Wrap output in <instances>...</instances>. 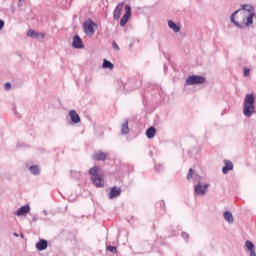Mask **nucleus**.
I'll return each mask as SVG.
<instances>
[{
    "label": "nucleus",
    "mask_w": 256,
    "mask_h": 256,
    "mask_svg": "<svg viewBox=\"0 0 256 256\" xmlns=\"http://www.w3.org/2000/svg\"><path fill=\"white\" fill-rule=\"evenodd\" d=\"M69 117H70L72 123H81V117H79V114H77V111L70 110Z\"/></svg>",
    "instance_id": "nucleus-15"
},
{
    "label": "nucleus",
    "mask_w": 256,
    "mask_h": 256,
    "mask_svg": "<svg viewBox=\"0 0 256 256\" xmlns=\"http://www.w3.org/2000/svg\"><path fill=\"white\" fill-rule=\"evenodd\" d=\"M49 247V242L45 239H41L37 244H36V249L38 251H45Z\"/></svg>",
    "instance_id": "nucleus-16"
},
{
    "label": "nucleus",
    "mask_w": 256,
    "mask_h": 256,
    "mask_svg": "<svg viewBox=\"0 0 256 256\" xmlns=\"http://www.w3.org/2000/svg\"><path fill=\"white\" fill-rule=\"evenodd\" d=\"M225 166L222 168L223 175H227L229 171H233V162L230 160H224Z\"/></svg>",
    "instance_id": "nucleus-13"
},
{
    "label": "nucleus",
    "mask_w": 256,
    "mask_h": 256,
    "mask_svg": "<svg viewBox=\"0 0 256 256\" xmlns=\"http://www.w3.org/2000/svg\"><path fill=\"white\" fill-rule=\"evenodd\" d=\"M183 239H189V234L187 232H182Z\"/></svg>",
    "instance_id": "nucleus-28"
},
{
    "label": "nucleus",
    "mask_w": 256,
    "mask_h": 256,
    "mask_svg": "<svg viewBox=\"0 0 256 256\" xmlns=\"http://www.w3.org/2000/svg\"><path fill=\"white\" fill-rule=\"evenodd\" d=\"M156 134L157 129L153 126L146 130V136L148 137V139H153V137H155Z\"/></svg>",
    "instance_id": "nucleus-19"
},
{
    "label": "nucleus",
    "mask_w": 256,
    "mask_h": 256,
    "mask_svg": "<svg viewBox=\"0 0 256 256\" xmlns=\"http://www.w3.org/2000/svg\"><path fill=\"white\" fill-rule=\"evenodd\" d=\"M193 179H194V181H198V183L194 186L196 195H200V196L205 195V193H207L209 184L201 183L199 181V179H201V177H199L198 175H194Z\"/></svg>",
    "instance_id": "nucleus-4"
},
{
    "label": "nucleus",
    "mask_w": 256,
    "mask_h": 256,
    "mask_svg": "<svg viewBox=\"0 0 256 256\" xmlns=\"http://www.w3.org/2000/svg\"><path fill=\"white\" fill-rule=\"evenodd\" d=\"M3 27H5V21L0 20V31L3 29Z\"/></svg>",
    "instance_id": "nucleus-29"
},
{
    "label": "nucleus",
    "mask_w": 256,
    "mask_h": 256,
    "mask_svg": "<svg viewBox=\"0 0 256 256\" xmlns=\"http://www.w3.org/2000/svg\"><path fill=\"white\" fill-rule=\"evenodd\" d=\"M253 17H255V8L249 4H244L240 9L231 14L230 20L231 23H234L235 27L243 29L253 25Z\"/></svg>",
    "instance_id": "nucleus-1"
},
{
    "label": "nucleus",
    "mask_w": 256,
    "mask_h": 256,
    "mask_svg": "<svg viewBox=\"0 0 256 256\" xmlns=\"http://www.w3.org/2000/svg\"><path fill=\"white\" fill-rule=\"evenodd\" d=\"M29 171L32 173V175H39L40 173L39 166L37 165L30 166Z\"/></svg>",
    "instance_id": "nucleus-23"
},
{
    "label": "nucleus",
    "mask_w": 256,
    "mask_h": 256,
    "mask_svg": "<svg viewBox=\"0 0 256 256\" xmlns=\"http://www.w3.org/2000/svg\"><path fill=\"white\" fill-rule=\"evenodd\" d=\"M255 113V95L247 94L244 98L243 115L252 117Z\"/></svg>",
    "instance_id": "nucleus-3"
},
{
    "label": "nucleus",
    "mask_w": 256,
    "mask_h": 256,
    "mask_svg": "<svg viewBox=\"0 0 256 256\" xmlns=\"http://www.w3.org/2000/svg\"><path fill=\"white\" fill-rule=\"evenodd\" d=\"M14 237H19V234H17V232L13 233Z\"/></svg>",
    "instance_id": "nucleus-32"
},
{
    "label": "nucleus",
    "mask_w": 256,
    "mask_h": 256,
    "mask_svg": "<svg viewBox=\"0 0 256 256\" xmlns=\"http://www.w3.org/2000/svg\"><path fill=\"white\" fill-rule=\"evenodd\" d=\"M122 133L123 135H127V133H129V121L127 120L122 125Z\"/></svg>",
    "instance_id": "nucleus-22"
},
{
    "label": "nucleus",
    "mask_w": 256,
    "mask_h": 256,
    "mask_svg": "<svg viewBox=\"0 0 256 256\" xmlns=\"http://www.w3.org/2000/svg\"><path fill=\"white\" fill-rule=\"evenodd\" d=\"M93 158L95 161H107V154L102 151H97L94 153Z\"/></svg>",
    "instance_id": "nucleus-17"
},
{
    "label": "nucleus",
    "mask_w": 256,
    "mask_h": 256,
    "mask_svg": "<svg viewBox=\"0 0 256 256\" xmlns=\"http://www.w3.org/2000/svg\"><path fill=\"white\" fill-rule=\"evenodd\" d=\"M121 196V187L114 186L110 189L109 199H115V197Z\"/></svg>",
    "instance_id": "nucleus-12"
},
{
    "label": "nucleus",
    "mask_w": 256,
    "mask_h": 256,
    "mask_svg": "<svg viewBox=\"0 0 256 256\" xmlns=\"http://www.w3.org/2000/svg\"><path fill=\"white\" fill-rule=\"evenodd\" d=\"M112 47L115 51H119V45H117V42L112 43Z\"/></svg>",
    "instance_id": "nucleus-27"
},
{
    "label": "nucleus",
    "mask_w": 256,
    "mask_h": 256,
    "mask_svg": "<svg viewBox=\"0 0 256 256\" xmlns=\"http://www.w3.org/2000/svg\"><path fill=\"white\" fill-rule=\"evenodd\" d=\"M124 7H125V3L120 2L114 9L113 17L116 21H119V19H121V13H122Z\"/></svg>",
    "instance_id": "nucleus-8"
},
{
    "label": "nucleus",
    "mask_w": 256,
    "mask_h": 256,
    "mask_svg": "<svg viewBox=\"0 0 256 256\" xmlns=\"http://www.w3.org/2000/svg\"><path fill=\"white\" fill-rule=\"evenodd\" d=\"M31 207L29 204H26L22 207H20L14 214L17 215V217H23L24 215H27V213H30Z\"/></svg>",
    "instance_id": "nucleus-9"
},
{
    "label": "nucleus",
    "mask_w": 256,
    "mask_h": 256,
    "mask_svg": "<svg viewBox=\"0 0 256 256\" xmlns=\"http://www.w3.org/2000/svg\"><path fill=\"white\" fill-rule=\"evenodd\" d=\"M102 67H103V69H110V71H112V69H114L115 65H113V63H111V61L104 59Z\"/></svg>",
    "instance_id": "nucleus-21"
},
{
    "label": "nucleus",
    "mask_w": 256,
    "mask_h": 256,
    "mask_svg": "<svg viewBox=\"0 0 256 256\" xmlns=\"http://www.w3.org/2000/svg\"><path fill=\"white\" fill-rule=\"evenodd\" d=\"M205 81H206V78L203 76L192 75L186 78L185 85H203Z\"/></svg>",
    "instance_id": "nucleus-6"
},
{
    "label": "nucleus",
    "mask_w": 256,
    "mask_h": 256,
    "mask_svg": "<svg viewBox=\"0 0 256 256\" xmlns=\"http://www.w3.org/2000/svg\"><path fill=\"white\" fill-rule=\"evenodd\" d=\"M245 247H246L248 253H250V256H256L255 244H253V242L247 240L245 242Z\"/></svg>",
    "instance_id": "nucleus-14"
},
{
    "label": "nucleus",
    "mask_w": 256,
    "mask_h": 256,
    "mask_svg": "<svg viewBox=\"0 0 256 256\" xmlns=\"http://www.w3.org/2000/svg\"><path fill=\"white\" fill-rule=\"evenodd\" d=\"M168 27L170 29H172V31H174V33H179V31H181V27L176 25L175 22H173V20L168 21Z\"/></svg>",
    "instance_id": "nucleus-20"
},
{
    "label": "nucleus",
    "mask_w": 256,
    "mask_h": 256,
    "mask_svg": "<svg viewBox=\"0 0 256 256\" xmlns=\"http://www.w3.org/2000/svg\"><path fill=\"white\" fill-rule=\"evenodd\" d=\"M27 37H31V39H45V34L35 30H28Z\"/></svg>",
    "instance_id": "nucleus-11"
},
{
    "label": "nucleus",
    "mask_w": 256,
    "mask_h": 256,
    "mask_svg": "<svg viewBox=\"0 0 256 256\" xmlns=\"http://www.w3.org/2000/svg\"><path fill=\"white\" fill-rule=\"evenodd\" d=\"M18 7H21V0H19Z\"/></svg>",
    "instance_id": "nucleus-33"
},
{
    "label": "nucleus",
    "mask_w": 256,
    "mask_h": 256,
    "mask_svg": "<svg viewBox=\"0 0 256 256\" xmlns=\"http://www.w3.org/2000/svg\"><path fill=\"white\" fill-rule=\"evenodd\" d=\"M107 251H110V253H117V247L115 246H108Z\"/></svg>",
    "instance_id": "nucleus-24"
},
{
    "label": "nucleus",
    "mask_w": 256,
    "mask_h": 256,
    "mask_svg": "<svg viewBox=\"0 0 256 256\" xmlns=\"http://www.w3.org/2000/svg\"><path fill=\"white\" fill-rule=\"evenodd\" d=\"M18 7H21V0H19Z\"/></svg>",
    "instance_id": "nucleus-34"
},
{
    "label": "nucleus",
    "mask_w": 256,
    "mask_h": 256,
    "mask_svg": "<svg viewBox=\"0 0 256 256\" xmlns=\"http://www.w3.org/2000/svg\"><path fill=\"white\" fill-rule=\"evenodd\" d=\"M155 169H156V171H159V169H161V165H156Z\"/></svg>",
    "instance_id": "nucleus-31"
},
{
    "label": "nucleus",
    "mask_w": 256,
    "mask_h": 256,
    "mask_svg": "<svg viewBox=\"0 0 256 256\" xmlns=\"http://www.w3.org/2000/svg\"><path fill=\"white\" fill-rule=\"evenodd\" d=\"M191 177H193V168L189 169L188 175H187V179H191Z\"/></svg>",
    "instance_id": "nucleus-25"
},
{
    "label": "nucleus",
    "mask_w": 256,
    "mask_h": 256,
    "mask_svg": "<svg viewBox=\"0 0 256 256\" xmlns=\"http://www.w3.org/2000/svg\"><path fill=\"white\" fill-rule=\"evenodd\" d=\"M124 9H125V14L120 19V27H125L129 19H131V6L125 5Z\"/></svg>",
    "instance_id": "nucleus-7"
},
{
    "label": "nucleus",
    "mask_w": 256,
    "mask_h": 256,
    "mask_svg": "<svg viewBox=\"0 0 256 256\" xmlns=\"http://www.w3.org/2000/svg\"><path fill=\"white\" fill-rule=\"evenodd\" d=\"M5 87H6L7 89H11V83H6V84H5Z\"/></svg>",
    "instance_id": "nucleus-30"
},
{
    "label": "nucleus",
    "mask_w": 256,
    "mask_h": 256,
    "mask_svg": "<svg viewBox=\"0 0 256 256\" xmlns=\"http://www.w3.org/2000/svg\"><path fill=\"white\" fill-rule=\"evenodd\" d=\"M251 73V69L249 68H244V77H247Z\"/></svg>",
    "instance_id": "nucleus-26"
},
{
    "label": "nucleus",
    "mask_w": 256,
    "mask_h": 256,
    "mask_svg": "<svg viewBox=\"0 0 256 256\" xmlns=\"http://www.w3.org/2000/svg\"><path fill=\"white\" fill-rule=\"evenodd\" d=\"M95 27H97V24L93 22V20L89 19L86 21L83 25L85 35L88 37H93L95 35Z\"/></svg>",
    "instance_id": "nucleus-5"
},
{
    "label": "nucleus",
    "mask_w": 256,
    "mask_h": 256,
    "mask_svg": "<svg viewBox=\"0 0 256 256\" xmlns=\"http://www.w3.org/2000/svg\"><path fill=\"white\" fill-rule=\"evenodd\" d=\"M72 47H74V49H83L85 47L83 45V40L81 37H79V35H75L73 37Z\"/></svg>",
    "instance_id": "nucleus-10"
},
{
    "label": "nucleus",
    "mask_w": 256,
    "mask_h": 256,
    "mask_svg": "<svg viewBox=\"0 0 256 256\" xmlns=\"http://www.w3.org/2000/svg\"><path fill=\"white\" fill-rule=\"evenodd\" d=\"M21 237H23V234H21Z\"/></svg>",
    "instance_id": "nucleus-35"
},
{
    "label": "nucleus",
    "mask_w": 256,
    "mask_h": 256,
    "mask_svg": "<svg viewBox=\"0 0 256 256\" xmlns=\"http://www.w3.org/2000/svg\"><path fill=\"white\" fill-rule=\"evenodd\" d=\"M89 175H91V180L95 187H103L105 185L103 170L99 166L92 167L89 170Z\"/></svg>",
    "instance_id": "nucleus-2"
},
{
    "label": "nucleus",
    "mask_w": 256,
    "mask_h": 256,
    "mask_svg": "<svg viewBox=\"0 0 256 256\" xmlns=\"http://www.w3.org/2000/svg\"><path fill=\"white\" fill-rule=\"evenodd\" d=\"M223 217L227 223L233 224L235 223V218H233V214L230 211H225L223 213Z\"/></svg>",
    "instance_id": "nucleus-18"
}]
</instances>
